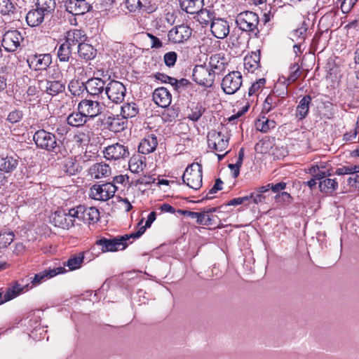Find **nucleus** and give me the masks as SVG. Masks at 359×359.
Wrapping results in <instances>:
<instances>
[{"mask_svg": "<svg viewBox=\"0 0 359 359\" xmlns=\"http://www.w3.org/2000/svg\"><path fill=\"white\" fill-rule=\"evenodd\" d=\"M229 137L221 132L212 130L208 134V147L212 151L218 152L217 156L219 161H221L228 153L226 149L229 145Z\"/></svg>", "mask_w": 359, "mask_h": 359, "instance_id": "nucleus-1", "label": "nucleus"}, {"mask_svg": "<svg viewBox=\"0 0 359 359\" xmlns=\"http://www.w3.org/2000/svg\"><path fill=\"white\" fill-rule=\"evenodd\" d=\"M202 165L198 163H193L185 170L182 180L189 187L198 190L202 186Z\"/></svg>", "mask_w": 359, "mask_h": 359, "instance_id": "nucleus-2", "label": "nucleus"}, {"mask_svg": "<svg viewBox=\"0 0 359 359\" xmlns=\"http://www.w3.org/2000/svg\"><path fill=\"white\" fill-rule=\"evenodd\" d=\"M33 140L39 149L56 152L57 148L56 137L53 133L43 129L39 130L33 135Z\"/></svg>", "mask_w": 359, "mask_h": 359, "instance_id": "nucleus-3", "label": "nucleus"}, {"mask_svg": "<svg viewBox=\"0 0 359 359\" xmlns=\"http://www.w3.org/2000/svg\"><path fill=\"white\" fill-rule=\"evenodd\" d=\"M236 23L242 31L253 32L255 35L259 32V17L252 11H244L238 14Z\"/></svg>", "mask_w": 359, "mask_h": 359, "instance_id": "nucleus-4", "label": "nucleus"}, {"mask_svg": "<svg viewBox=\"0 0 359 359\" xmlns=\"http://www.w3.org/2000/svg\"><path fill=\"white\" fill-rule=\"evenodd\" d=\"M130 238L135 239L133 233L112 239L101 238L96 241V244L101 246L102 252H115L124 250L128 246L127 241Z\"/></svg>", "mask_w": 359, "mask_h": 359, "instance_id": "nucleus-5", "label": "nucleus"}, {"mask_svg": "<svg viewBox=\"0 0 359 359\" xmlns=\"http://www.w3.org/2000/svg\"><path fill=\"white\" fill-rule=\"evenodd\" d=\"M242 82L241 73L238 71H232L223 78L221 87L226 94L233 95L240 89Z\"/></svg>", "mask_w": 359, "mask_h": 359, "instance_id": "nucleus-6", "label": "nucleus"}, {"mask_svg": "<svg viewBox=\"0 0 359 359\" xmlns=\"http://www.w3.org/2000/svg\"><path fill=\"white\" fill-rule=\"evenodd\" d=\"M195 82L204 87H211L215 81V74L208 67L204 65H196L192 73Z\"/></svg>", "mask_w": 359, "mask_h": 359, "instance_id": "nucleus-7", "label": "nucleus"}, {"mask_svg": "<svg viewBox=\"0 0 359 359\" xmlns=\"http://www.w3.org/2000/svg\"><path fill=\"white\" fill-rule=\"evenodd\" d=\"M116 187L111 182L95 184L90 188V196L97 201H106L114 196Z\"/></svg>", "mask_w": 359, "mask_h": 359, "instance_id": "nucleus-8", "label": "nucleus"}, {"mask_svg": "<svg viewBox=\"0 0 359 359\" xmlns=\"http://www.w3.org/2000/svg\"><path fill=\"white\" fill-rule=\"evenodd\" d=\"M126 93L125 86L118 81L111 80L106 85L104 93L108 99L115 104H119L123 101Z\"/></svg>", "mask_w": 359, "mask_h": 359, "instance_id": "nucleus-9", "label": "nucleus"}, {"mask_svg": "<svg viewBox=\"0 0 359 359\" xmlns=\"http://www.w3.org/2000/svg\"><path fill=\"white\" fill-rule=\"evenodd\" d=\"M104 157L109 161H121L130 156L128 147L120 143H115L106 147L103 151Z\"/></svg>", "mask_w": 359, "mask_h": 359, "instance_id": "nucleus-10", "label": "nucleus"}, {"mask_svg": "<svg viewBox=\"0 0 359 359\" xmlns=\"http://www.w3.org/2000/svg\"><path fill=\"white\" fill-rule=\"evenodd\" d=\"M77 109L88 119L97 116L102 112V106L97 101L84 99L78 104Z\"/></svg>", "mask_w": 359, "mask_h": 359, "instance_id": "nucleus-11", "label": "nucleus"}, {"mask_svg": "<svg viewBox=\"0 0 359 359\" xmlns=\"http://www.w3.org/2000/svg\"><path fill=\"white\" fill-rule=\"evenodd\" d=\"M191 29L185 25L172 28L168 34V40L173 43H181L187 41L191 36Z\"/></svg>", "mask_w": 359, "mask_h": 359, "instance_id": "nucleus-12", "label": "nucleus"}, {"mask_svg": "<svg viewBox=\"0 0 359 359\" xmlns=\"http://www.w3.org/2000/svg\"><path fill=\"white\" fill-rule=\"evenodd\" d=\"M27 62L29 68L34 71L47 70L52 62V56L50 54H39L29 56Z\"/></svg>", "mask_w": 359, "mask_h": 359, "instance_id": "nucleus-13", "label": "nucleus"}, {"mask_svg": "<svg viewBox=\"0 0 359 359\" xmlns=\"http://www.w3.org/2000/svg\"><path fill=\"white\" fill-rule=\"evenodd\" d=\"M22 39L21 34L18 30L6 32L3 36L2 46L8 52H13L20 46Z\"/></svg>", "mask_w": 359, "mask_h": 359, "instance_id": "nucleus-14", "label": "nucleus"}, {"mask_svg": "<svg viewBox=\"0 0 359 359\" xmlns=\"http://www.w3.org/2000/svg\"><path fill=\"white\" fill-rule=\"evenodd\" d=\"M65 6L66 11L74 15H83L92 8V6L86 0H68Z\"/></svg>", "mask_w": 359, "mask_h": 359, "instance_id": "nucleus-15", "label": "nucleus"}, {"mask_svg": "<svg viewBox=\"0 0 359 359\" xmlns=\"http://www.w3.org/2000/svg\"><path fill=\"white\" fill-rule=\"evenodd\" d=\"M229 65V58L222 53H215L210 57V69L215 74L223 73Z\"/></svg>", "mask_w": 359, "mask_h": 359, "instance_id": "nucleus-16", "label": "nucleus"}, {"mask_svg": "<svg viewBox=\"0 0 359 359\" xmlns=\"http://www.w3.org/2000/svg\"><path fill=\"white\" fill-rule=\"evenodd\" d=\"M66 272L65 267H55L53 269L48 268L44 271L39 272L34 275L32 280L33 285H37L41 284L42 282L46 281L58 274H62Z\"/></svg>", "mask_w": 359, "mask_h": 359, "instance_id": "nucleus-17", "label": "nucleus"}, {"mask_svg": "<svg viewBox=\"0 0 359 359\" xmlns=\"http://www.w3.org/2000/svg\"><path fill=\"white\" fill-rule=\"evenodd\" d=\"M128 121L121 115L109 116L104 119V124L110 131L120 133L127 127Z\"/></svg>", "mask_w": 359, "mask_h": 359, "instance_id": "nucleus-18", "label": "nucleus"}, {"mask_svg": "<svg viewBox=\"0 0 359 359\" xmlns=\"http://www.w3.org/2000/svg\"><path fill=\"white\" fill-rule=\"evenodd\" d=\"M52 223L57 227L69 229L74 226L67 210H57L54 212L51 217Z\"/></svg>", "mask_w": 359, "mask_h": 359, "instance_id": "nucleus-19", "label": "nucleus"}, {"mask_svg": "<svg viewBox=\"0 0 359 359\" xmlns=\"http://www.w3.org/2000/svg\"><path fill=\"white\" fill-rule=\"evenodd\" d=\"M20 158L16 154L0 156V170L4 173H11L16 170Z\"/></svg>", "mask_w": 359, "mask_h": 359, "instance_id": "nucleus-20", "label": "nucleus"}, {"mask_svg": "<svg viewBox=\"0 0 359 359\" xmlns=\"http://www.w3.org/2000/svg\"><path fill=\"white\" fill-rule=\"evenodd\" d=\"M211 32L217 39H224L229 33V25L226 20L214 19L210 25Z\"/></svg>", "mask_w": 359, "mask_h": 359, "instance_id": "nucleus-21", "label": "nucleus"}, {"mask_svg": "<svg viewBox=\"0 0 359 359\" xmlns=\"http://www.w3.org/2000/svg\"><path fill=\"white\" fill-rule=\"evenodd\" d=\"M153 100L158 106L166 108L171 103L172 95L166 88H158L153 93Z\"/></svg>", "mask_w": 359, "mask_h": 359, "instance_id": "nucleus-22", "label": "nucleus"}, {"mask_svg": "<svg viewBox=\"0 0 359 359\" xmlns=\"http://www.w3.org/2000/svg\"><path fill=\"white\" fill-rule=\"evenodd\" d=\"M40 83L42 85L43 90L51 96L62 93L65 90L66 83L65 81H41Z\"/></svg>", "mask_w": 359, "mask_h": 359, "instance_id": "nucleus-23", "label": "nucleus"}, {"mask_svg": "<svg viewBox=\"0 0 359 359\" xmlns=\"http://www.w3.org/2000/svg\"><path fill=\"white\" fill-rule=\"evenodd\" d=\"M29 290V285H21L18 283H15L11 287H8L4 295H2V292H0V304H4L8 301H10L20 294L27 292Z\"/></svg>", "mask_w": 359, "mask_h": 359, "instance_id": "nucleus-24", "label": "nucleus"}, {"mask_svg": "<svg viewBox=\"0 0 359 359\" xmlns=\"http://www.w3.org/2000/svg\"><path fill=\"white\" fill-rule=\"evenodd\" d=\"M105 83L100 78H91L86 83V90L91 95H98L105 91Z\"/></svg>", "mask_w": 359, "mask_h": 359, "instance_id": "nucleus-25", "label": "nucleus"}, {"mask_svg": "<svg viewBox=\"0 0 359 359\" xmlns=\"http://www.w3.org/2000/svg\"><path fill=\"white\" fill-rule=\"evenodd\" d=\"M157 145L156 137L154 135H149L140 142L138 151L141 154H149L156 150Z\"/></svg>", "mask_w": 359, "mask_h": 359, "instance_id": "nucleus-26", "label": "nucleus"}, {"mask_svg": "<svg viewBox=\"0 0 359 359\" xmlns=\"http://www.w3.org/2000/svg\"><path fill=\"white\" fill-rule=\"evenodd\" d=\"M339 183L336 179H331L329 177L324 178L319 182V191L327 196H332L338 189Z\"/></svg>", "mask_w": 359, "mask_h": 359, "instance_id": "nucleus-27", "label": "nucleus"}, {"mask_svg": "<svg viewBox=\"0 0 359 359\" xmlns=\"http://www.w3.org/2000/svg\"><path fill=\"white\" fill-rule=\"evenodd\" d=\"M66 121L69 126L80 128L83 126L88 119L81 111L77 109V111H73L67 116Z\"/></svg>", "mask_w": 359, "mask_h": 359, "instance_id": "nucleus-28", "label": "nucleus"}, {"mask_svg": "<svg viewBox=\"0 0 359 359\" xmlns=\"http://www.w3.org/2000/svg\"><path fill=\"white\" fill-rule=\"evenodd\" d=\"M89 172L92 177H94L95 179H100L110 175L111 168L106 163H99L93 165L90 167Z\"/></svg>", "mask_w": 359, "mask_h": 359, "instance_id": "nucleus-29", "label": "nucleus"}, {"mask_svg": "<svg viewBox=\"0 0 359 359\" xmlns=\"http://www.w3.org/2000/svg\"><path fill=\"white\" fill-rule=\"evenodd\" d=\"M312 98L310 95H304L299 102L296 107V116L302 120L306 117L309 111Z\"/></svg>", "mask_w": 359, "mask_h": 359, "instance_id": "nucleus-30", "label": "nucleus"}, {"mask_svg": "<svg viewBox=\"0 0 359 359\" xmlns=\"http://www.w3.org/2000/svg\"><path fill=\"white\" fill-rule=\"evenodd\" d=\"M100 219V212L95 207H86L83 205L82 222L89 224H95Z\"/></svg>", "mask_w": 359, "mask_h": 359, "instance_id": "nucleus-31", "label": "nucleus"}, {"mask_svg": "<svg viewBox=\"0 0 359 359\" xmlns=\"http://www.w3.org/2000/svg\"><path fill=\"white\" fill-rule=\"evenodd\" d=\"M47 16L44 13L41 12L38 8L29 11L26 15V21L30 27L40 25Z\"/></svg>", "mask_w": 359, "mask_h": 359, "instance_id": "nucleus-32", "label": "nucleus"}, {"mask_svg": "<svg viewBox=\"0 0 359 359\" xmlns=\"http://www.w3.org/2000/svg\"><path fill=\"white\" fill-rule=\"evenodd\" d=\"M86 40V35L83 31L80 29H72L67 32L65 42L71 46H78L80 43H83Z\"/></svg>", "mask_w": 359, "mask_h": 359, "instance_id": "nucleus-33", "label": "nucleus"}, {"mask_svg": "<svg viewBox=\"0 0 359 359\" xmlns=\"http://www.w3.org/2000/svg\"><path fill=\"white\" fill-rule=\"evenodd\" d=\"M308 24L303 21L301 25L290 32V39L295 43H304L307 37Z\"/></svg>", "mask_w": 359, "mask_h": 359, "instance_id": "nucleus-34", "label": "nucleus"}, {"mask_svg": "<svg viewBox=\"0 0 359 359\" xmlns=\"http://www.w3.org/2000/svg\"><path fill=\"white\" fill-rule=\"evenodd\" d=\"M260 53L253 52L250 55H247L244 58V67L248 72L253 73L259 67Z\"/></svg>", "mask_w": 359, "mask_h": 359, "instance_id": "nucleus-35", "label": "nucleus"}, {"mask_svg": "<svg viewBox=\"0 0 359 359\" xmlns=\"http://www.w3.org/2000/svg\"><path fill=\"white\" fill-rule=\"evenodd\" d=\"M187 118L192 121H198L205 111V108L200 102H191L188 106Z\"/></svg>", "mask_w": 359, "mask_h": 359, "instance_id": "nucleus-36", "label": "nucleus"}, {"mask_svg": "<svg viewBox=\"0 0 359 359\" xmlns=\"http://www.w3.org/2000/svg\"><path fill=\"white\" fill-rule=\"evenodd\" d=\"M78 54L81 59L88 61L95 57L97 50L90 44L83 43L78 46Z\"/></svg>", "mask_w": 359, "mask_h": 359, "instance_id": "nucleus-37", "label": "nucleus"}, {"mask_svg": "<svg viewBox=\"0 0 359 359\" xmlns=\"http://www.w3.org/2000/svg\"><path fill=\"white\" fill-rule=\"evenodd\" d=\"M180 5L187 13L194 14L202 8L203 0H180Z\"/></svg>", "mask_w": 359, "mask_h": 359, "instance_id": "nucleus-38", "label": "nucleus"}, {"mask_svg": "<svg viewBox=\"0 0 359 359\" xmlns=\"http://www.w3.org/2000/svg\"><path fill=\"white\" fill-rule=\"evenodd\" d=\"M39 90L35 86H29L26 93L22 95V101L29 106L39 103Z\"/></svg>", "mask_w": 359, "mask_h": 359, "instance_id": "nucleus-39", "label": "nucleus"}, {"mask_svg": "<svg viewBox=\"0 0 359 359\" xmlns=\"http://www.w3.org/2000/svg\"><path fill=\"white\" fill-rule=\"evenodd\" d=\"M139 113V107L135 102L124 103L121 108V116L126 121L135 117Z\"/></svg>", "mask_w": 359, "mask_h": 359, "instance_id": "nucleus-40", "label": "nucleus"}, {"mask_svg": "<svg viewBox=\"0 0 359 359\" xmlns=\"http://www.w3.org/2000/svg\"><path fill=\"white\" fill-rule=\"evenodd\" d=\"M215 208H209L202 212H197L196 217V222L200 225L209 226L212 225L214 222V217L210 213L215 212Z\"/></svg>", "mask_w": 359, "mask_h": 359, "instance_id": "nucleus-41", "label": "nucleus"}, {"mask_svg": "<svg viewBox=\"0 0 359 359\" xmlns=\"http://www.w3.org/2000/svg\"><path fill=\"white\" fill-rule=\"evenodd\" d=\"M56 3L55 0H37L36 7L46 15H50L55 10Z\"/></svg>", "mask_w": 359, "mask_h": 359, "instance_id": "nucleus-42", "label": "nucleus"}, {"mask_svg": "<svg viewBox=\"0 0 359 359\" xmlns=\"http://www.w3.org/2000/svg\"><path fill=\"white\" fill-rule=\"evenodd\" d=\"M129 169L132 172L139 173L143 171L146 167V164L143 162L142 157L140 156H132L128 162Z\"/></svg>", "mask_w": 359, "mask_h": 359, "instance_id": "nucleus-43", "label": "nucleus"}, {"mask_svg": "<svg viewBox=\"0 0 359 359\" xmlns=\"http://www.w3.org/2000/svg\"><path fill=\"white\" fill-rule=\"evenodd\" d=\"M269 191H262V187L257 188L256 191L251 193L248 197L255 204L266 203Z\"/></svg>", "mask_w": 359, "mask_h": 359, "instance_id": "nucleus-44", "label": "nucleus"}, {"mask_svg": "<svg viewBox=\"0 0 359 359\" xmlns=\"http://www.w3.org/2000/svg\"><path fill=\"white\" fill-rule=\"evenodd\" d=\"M57 54L60 62H68L72 55V46L64 41L59 46Z\"/></svg>", "mask_w": 359, "mask_h": 359, "instance_id": "nucleus-45", "label": "nucleus"}, {"mask_svg": "<svg viewBox=\"0 0 359 359\" xmlns=\"http://www.w3.org/2000/svg\"><path fill=\"white\" fill-rule=\"evenodd\" d=\"M276 125V123L274 121L269 120L265 116L259 118L255 123L257 129L262 133L269 132L271 129L274 128Z\"/></svg>", "mask_w": 359, "mask_h": 359, "instance_id": "nucleus-46", "label": "nucleus"}, {"mask_svg": "<svg viewBox=\"0 0 359 359\" xmlns=\"http://www.w3.org/2000/svg\"><path fill=\"white\" fill-rule=\"evenodd\" d=\"M282 100L280 99L277 95L274 94L269 95L264 102L263 111H264L266 113H268L280 104Z\"/></svg>", "mask_w": 359, "mask_h": 359, "instance_id": "nucleus-47", "label": "nucleus"}, {"mask_svg": "<svg viewBox=\"0 0 359 359\" xmlns=\"http://www.w3.org/2000/svg\"><path fill=\"white\" fill-rule=\"evenodd\" d=\"M83 259V253H79V255L72 256L65 262V266H67L70 271L76 270L81 266Z\"/></svg>", "mask_w": 359, "mask_h": 359, "instance_id": "nucleus-48", "label": "nucleus"}, {"mask_svg": "<svg viewBox=\"0 0 359 359\" xmlns=\"http://www.w3.org/2000/svg\"><path fill=\"white\" fill-rule=\"evenodd\" d=\"M68 89L72 95L80 96L86 90V84L78 79H72L68 85Z\"/></svg>", "mask_w": 359, "mask_h": 359, "instance_id": "nucleus-49", "label": "nucleus"}, {"mask_svg": "<svg viewBox=\"0 0 359 359\" xmlns=\"http://www.w3.org/2000/svg\"><path fill=\"white\" fill-rule=\"evenodd\" d=\"M82 205L67 209V214L69 215L72 222L74 223V226L82 222Z\"/></svg>", "mask_w": 359, "mask_h": 359, "instance_id": "nucleus-50", "label": "nucleus"}, {"mask_svg": "<svg viewBox=\"0 0 359 359\" xmlns=\"http://www.w3.org/2000/svg\"><path fill=\"white\" fill-rule=\"evenodd\" d=\"M197 19L201 24L208 25L214 20V13L207 9H201L197 13Z\"/></svg>", "mask_w": 359, "mask_h": 359, "instance_id": "nucleus-51", "label": "nucleus"}, {"mask_svg": "<svg viewBox=\"0 0 359 359\" xmlns=\"http://www.w3.org/2000/svg\"><path fill=\"white\" fill-rule=\"evenodd\" d=\"M156 212H151L147 217V219L145 222V224L144 226H142L139 228V229L135 232L133 233V236H134V238H140L145 231L147 228H149L151 226V224L155 221L156 219Z\"/></svg>", "mask_w": 359, "mask_h": 359, "instance_id": "nucleus-52", "label": "nucleus"}, {"mask_svg": "<svg viewBox=\"0 0 359 359\" xmlns=\"http://www.w3.org/2000/svg\"><path fill=\"white\" fill-rule=\"evenodd\" d=\"M15 235L13 231H3L0 233V249L8 246L14 240Z\"/></svg>", "mask_w": 359, "mask_h": 359, "instance_id": "nucleus-53", "label": "nucleus"}, {"mask_svg": "<svg viewBox=\"0 0 359 359\" xmlns=\"http://www.w3.org/2000/svg\"><path fill=\"white\" fill-rule=\"evenodd\" d=\"M179 109L174 107L167 108L162 114V118L165 122H172L178 117Z\"/></svg>", "mask_w": 359, "mask_h": 359, "instance_id": "nucleus-54", "label": "nucleus"}, {"mask_svg": "<svg viewBox=\"0 0 359 359\" xmlns=\"http://www.w3.org/2000/svg\"><path fill=\"white\" fill-rule=\"evenodd\" d=\"M301 75L300 67L297 63H294L290 67V75L287 79L288 84L292 83L297 80Z\"/></svg>", "mask_w": 359, "mask_h": 359, "instance_id": "nucleus-55", "label": "nucleus"}, {"mask_svg": "<svg viewBox=\"0 0 359 359\" xmlns=\"http://www.w3.org/2000/svg\"><path fill=\"white\" fill-rule=\"evenodd\" d=\"M73 140L79 146L86 145L90 141V136L88 133L79 131L74 134Z\"/></svg>", "mask_w": 359, "mask_h": 359, "instance_id": "nucleus-56", "label": "nucleus"}, {"mask_svg": "<svg viewBox=\"0 0 359 359\" xmlns=\"http://www.w3.org/2000/svg\"><path fill=\"white\" fill-rule=\"evenodd\" d=\"M47 78L44 81H63L62 77V75L59 69L55 67H48L47 69Z\"/></svg>", "mask_w": 359, "mask_h": 359, "instance_id": "nucleus-57", "label": "nucleus"}, {"mask_svg": "<svg viewBox=\"0 0 359 359\" xmlns=\"http://www.w3.org/2000/svg\"><path fill=\"white\" fill-rule=\"evenodd\" d=\"M266 80L264 79H259L253 83L248 90V97L256 95L258 91L264 86Z\"/></svg>", "mask_w": 359, "mask_h": 359, "instance_id": "nucleus-58", "label": "nucleus"}, {"mask_svg": "<svg viewBox=\"0 0 359 359\" xmlns=\"http://www.w3.org/2000/svg\"><path fill=\"white\" fill-rule=\"evenodd\" d=\"M286 187V183L281 182L276 184H267L266 185L262 186V191H269L271 190L274 193L279 192L280 191L284 190Z\"/></svg>", "mask_w": 359, "mask_h": 359, "instance_id": "nucleus-59", "label": "nucleus"}, {"mask_svg": "<svg viewBox=\"0 0 359 359\" xmlns=\"http://www.w3.org/2000/svg\"><path fill=\"white\" fill-rule=\"evenodd\" d=\"M141 5H140V11L151 13L156 11L157 6L155 3L151 0H140Z\"/></svg>", "mask_w": 359, "mask_h": 359, "instance_id": "nucleus-60", "label": "nucleus"}, {"mask_svg": "<svg viewBox=\"0 0 359 359\" xmlns=\"http://www.w3.org/2000/svg\"><path fill=\"white\" fill-rule=\"evenodd\" d=\"M74 71L77 73L79 76H81L84 72V68L81 65V62L76 60H72L68 66V71Z\"/></svg>", "mask_w": 359, "mask_h": 359, "instance_id": "nucleus-61", "label": "nucleus"}, {"mask_svg": "<svg viewBox=\"0 0 359 359\" xmlns=\"http://www.w3.org/2000/svg\"><path fill=\"white\" fill-rule=\"evenodd\" d=\"M126 8L129 12H136L140 11V5H141L140 0H125L123 2Z\"/></svg>", "mask_w": 359, "mask_h": 359, "instance_id": "nucleus-62", "label": "nucleus"}, {"mask_svg": "<svg viewBox=\"0 0 359 359\" xmlns=\"http://www.w3.org/2000/svg\"><path fill=\"white\" fill-rule=\"evenodd\" d=\"M177 55L174 51H170L164 55L163 60L166 66L173 67L176 62Z\"/></svg>", "mask_w": 359, "mask_h": 359, "instance_id": "nucleus-63", "label": "nucleus"}, {"mask_svg": "<svg viewBox=\"0 0 359 359\" xmlns=\"http://www.w3.org/2000/svg\"><path fill=\"white\" fill-rule=\"evenodd\" d=\"M13 8L10 0H0V13L3 15L9 14Z\"/></svg>", "mask_w": 359, "mask_h": 359, "instance_id": "nucleus-64", "label": "nucleus"}]
</instances>
